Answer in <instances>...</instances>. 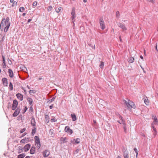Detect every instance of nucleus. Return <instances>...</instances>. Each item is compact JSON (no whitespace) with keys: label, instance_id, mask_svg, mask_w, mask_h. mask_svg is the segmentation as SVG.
<instances>
[{"label":"nucleus","instance_id":"obj_45","mask_svg":"<svg viewBox=\"0 0 158 158\" xmlns=\"http://www.w3.org/2000/svg\"><path fill=\"white\" fill-rule=\"evenodd\" d=\"M79 150L78 149H77L74 152V154H77L79 152Z\"/></svg>","mask_w":158,"mask_h":158},{"label":"nucleus","instance_id":"obj_14","mask_svg":"<svg viewBox=\"0 0 158 158\" xmlns=\"http://www.w3.org/2000/svg\"><path fill=\"white\" fill-rule=\"evenodd\" d=\"M16 96H17V98L19 99L20 101H22L23 100V95L21 94H16Z\"/></svg>","mask_w":158,"mask_h":158},{"label":"nucleus","instance_id":"obj_52","mask_svg":"<svg viewBox=\"0 0 158 158\" xmlns=\"http://www.w3.org/2000/svg\"><path fill=\"white\" fill-rule=\"evenodd\" d=\"M123 129L124 130V131L125 133L126 132V130H127V127H123Z\"/></svg>","mask_w":158,"mask_h":158},{"label":"nucleus","instance_id":"obj_15","mask_svg":"<svg viewBox=\"0 0 158 158\" xmlns=\"http://www.w3.org/2000/svg\"><path fill=\"white\" fill-rule=\"evenodd\" d=\"M31 125L33 126H35V118L33 117H32L31 120Z\"/></svg>","mask_w":158,"mask_h":158},{"label":"nucleus","instance_id":"obj_62","mask_svg":"<svg viewBox=\"0 0 158 158\" xmlns=\"http://www.w3.org/2000/svg\"><path fill=\"white\" fill-rule=\"evenodd\" d=\"M14 2V0H10V2L11 3H13Z\"/></svg>","mask_w":158,"mask_h":158},{"label":"nucleus","instance_id":"obj_39","mask_svg":"<svg viewBox=\"0 0 158 158\" xmlns=\"http://www.w3.org/2000/svg\"><path fill=\"white\" fill-rule=\"evenodd\" d=\"M37 2L36 1L34 2L32 4L33 7H35L37 6Z\"/></svg>","mask_w":158,"mask_h":158},{"label":"nucleus","instance_id":"obj_13","mask_svg":"<svg viewBox=\"0 0 158 158\" xmlns=\"http://www.w3.org/2000/svg\"><path fill=\"white\" fill-rule=\"evenodd\" d=\"M2 81L3 85L4 86H7L8 81L6 78H3L2 79Z\"/></svg>","mask_w":158,"mask_h":158},{"label":"nucleus","instance_id":"obj_35","mask_svg":"<svg viewBox=\"0 0 158 158\" xmlns=\"http://www.w3.org/2000/svg\"><path fill=\"white\" fill-rule=\"evenodd\" d=\"M19 153H21L23 150V149L21 147H19Z\"/></svg>","mask_w":158,"mask_h":158},{"label":"nucleus","instance_id":"obj_49","mask_svg":"<svg viewBox=\"0 0 158 158\" xmlns=\"http://www.w3.org/2000/svg\"><path fill=\"white\" fill-rule=\"evenodd\" d=\"M2 58L3 63H5V57L4 56H2Z\"/></svg>","mask_w":158,"mask_h":158},{"label":"nucleus","instance_id":"obj_47","mask_svg":"<svg viewBox=\"0 0 158 158\" xmlns=\"http://www.w3.org/2000/svg\"><path fill=\"white\" fill-rule=\"evenodd\" d=\"M134 150L136 154H137V153H138L137 149L136 148H134Z\"/></svg>","mask_w":158,"mask_h":158},{"label":"nucleus","instance_id":"obj_57","mask_svg":"<svg viewBox=\"0 0 158 158\" xmlns=\"http://www.w3.org/2000/svg\"><path fill=\"white\" fill-rule=\"evenodd\" d=\"M52 107H53V105L52 104L51 105L49 106V108L50 109H52Z\"/></svg>","mask_w":158,"mask_h":158},{"label":"nucleus","instance_id":"obj_41","mask_svg":"<svg viewBox=\"0 0 158 158\" xmlns=\"http://www.w3.org/2000/svg\"><path fill=\"white\" fill-rule=\"evenodd\" d=\"M152 128L153 131L154 132H155L156 133V134H157V131H156V128H155V127L154 126H152Z\"/></svg>","mask_w":158,"mask_h":158},{"label":"nucleus","instance_id":"obj_5","mask_svg":"<svg viewBox=\"0 0 158 158\" xmlns=\"http://www.w3.org/2000/svg\"><path fill=\"white\" fill-rule=\"evenodd\" d=\"M18 105V102L16 100H14L13 101L12 105L11 107V109L13 110H15Z\"/></svg>","mask_w":158,"mask_h":158},{"label":"nucleus","instance_id":"obj_56","mask_svg":"<svg viewBox=\"0 0 158 158\" xmlns=\"http://www.w3.org/2000/svg\"><path fill=\"white\" fill-rule=\"evenodd\" d=\"M32 20V19H29L28 20V21H27V23H29L30 21H31V20Z\"/></svg>","mask_w":158,"mask_h":158},{"label":"nucleus","instance_id":"obj_9","mask_svg":"<svg viewBox=\"0 0 158 158\" xmlns=\"http://www.w3.org/2000/svg\"><path fill=\"white\" fill-rule=\"evenodd\" d=\"M30 147L31 145L28 143L26 145L23 149L25 152H27L29 150Z\"/></svg>","mask_w":158,"mask_h":158},{"label":"nucleus","instance_id":"obj_26","mask_svg":"<svg viewBox=\"0 0 158 158\" xmlns=\"http://www.w3.org/2000/svg\"><path fill=\"white\" fill-rule=\"evenodd\" d=\"M147 98L146 97V98H144L143 99L145 104L146 105H148L149 104V102L148 99H146Z\"/></svg>","mask_w":158,"mask_h":158},{"label":"nucleus","instance_id":"obj_60","mask_svg":"<svg viewBox=\"0 0 158 158\" xmlns=\"http://www.w3.org/2000/svg\"><path fill=\"white\" fill-rule=\"evenodd\" d=\"M27 87L28 89H31V88L28 85H27Z\"/></svg>","mask_w":158,"mask_h":158},{"label":"nucleus","instance_id":"obj_61","mask_svg":"<svg viewBox=\"0 0 158 158\" xmlns=\"http://www.w3.org/2000/svg\"><path fill=\"white\" fill-rule=\"evenodd\" d=\"M140 57L142 60H143V57L142 56H140Z\"/></svg>","mask_w":158,"mask_h":158},{"label":"nucleus","instance_id":"obj_2","mask_svg":"<svg viewBox=\"0 0 158 158\" xmlns=\"http://www.w3.org/2000/svg\"><path fill=\"white\" fill-rule=\"evenodd\" d=\"M34 139L35 140V146L37 147L38 149H39L41 146V144L40 140L39 137L37 136L35 137Z\"/></svg>","mask_w":158,"mask_h":158},{"label":"nucleus","instance_id":"obj_3","mask_svg":"<svg viewBox=\"0 0 158 158\" xmlns=\"http://www.w3.org/2000/svg\"><path fill=\"white\" fill-rule=\"evenodd\" d=\"M123 152L124 158H129V152L127 148H123Z\"/></svg>","mask_w":158,"mask_h":158},{"label":"nucleus","instance_id":"obj_43","mask_svg":"<svg viewBox=\"0 0 158 158\" xmlns=\"http://www.w3.org/2000/svg\"><path fill=\"white\" fill-rule=\"evenodd\" d=\"M26 141V139H23L20 140V143H24Z\"/></svg>","mask_w":158,"mask_h":158},{"label":"nucleus","instance_id":"obj_58","mask_svg":"<svg viewBox=\"0 0 158 158\" xmlns=\"http://www.w3.org/2000/svg\"><path fill=\"white\" fill-rule=\"evenodd\" d=\"M119 40H120V41L121 42H122V40L121 38V36H119Z\"/></svg>","mask_w":158,"mask_h":158},{"label":"nucleus","instance_id":"obj_18","mask_svg":"<svg viewBox=\"0 0 158 158\" xmlns=\"http://www.w3.org/2000/svg\"><path fill=\"white\" fill-rule=\"evenodd\" d=\"M35 148L34 146H32L30 150V153L31 154H33L35 153Z\"/></svg>","mask_w":158,"mask_h":158},{"label":"nucleus","instance_id":"obj_30","mask_svg":"<svg viewBox=\"0 0 158 158\" xmlns=\"http://www.w3.org/2000/svg\"><path fill=\"white\" fill-rule=\"evenodd\" d=\"M9 89L11 91L13 89V85L11 82H10V83L9 84Z\"/></svg>","mask_w":158,"mask_h":158},{"label":"nucleus","instance_id":"obj_7","mask_svg":"<svg viewBox=\"0 0 158 158\" xmlns=\"http://www.w3.org/2000/svg\"><path fill=\"white\" fill-rule=\"evenodd\" d=\"M50 154V152L48 150H45L43 153V155L44 157L48 156Z\"/></svg>","mask_w":158,"mask_h":158},{"label":"nucleus","instance_id":"obj_8","mask_svg":"<svg viewBox=\"0 0 158 158\" xmlns=\"http://www.w3.org/2000/svg\"><path fill=\"white\" fill-rule=\"evenodd\" d=\"M64 131L65 132L69 133L70 134H71L73 132L72 130L68 126H66L65 127Z\"/></svg>","mask_w":158,"mask_h":158},{"label":"nucleus","instance_id":"obj_37","mask_svg":"<svg viewBox=\"0 0 158 158\" xmlns=\"http://www.w3.org/2000/svg\"><path fill=\"white\" fill-rule=\"evenodd\" d=\"M26 130V128H24L23 129H21L20 131V133H22L24 132Z\"/></svg>","mask_w":158,"mask_h":158},{"label":"nucleus","instance_id":"obj_54","mask_svg":"<svg viewBox=\"0 0 158 158\" xmlns=\"http://www.w3.org/2000/svg\"><path fill=\"white\" fill-rule=\"evenodd\" d=\"M27 133L26 132L24 133H23L21 135V137H23L24 136L26 135H27Z\"/></svg>","mask_w":158,"mask_h":158},{"label":"nucleus","instance_id":"obj_19","mask_svg":"<svg viewBox=\"0 0 158 158\" xmlns=\"http://www.w3.org/2000/svg\"><path fill=\"white\" fill-rule=\"evenodd\" d=\"M128 102L126 101V100H124L125 103L126 104V106H127V107L128 108L130 109L131 106H130V102L131 101L130 100H128Z\"/></svg>","mask_w":158,"mask_h":158},{"label":"nucleus","instance_id":"obj_22","mask_svg":"<svg viewBox=\"0 0 158 158\" xmlns=\"http://www.w3.org/2000/svg\"><path fill=\"white\" fill-rule=\"evenodd\" d=\"M116 115L121 121L122 123L125 121V120L124 119L123 117H122L119 114L117 113V114H116Z\"/></svg>","mask_w":158,"mask_h":158},{"label":"nucleus","instance_id":"obj_27","mask_svg":"<svg viewBox=\"0 0 158 158\" xmlns=\"http://www.w3.org/2000/svg\"><path fill=\"white\" fill-rule=\"evenodd\" d=\"M55 10L56 12L58 13H59L60 11L62 10V8L61 7H60L58 9L56 7L55 8Z\"/></svg>","mask_w":158,"mask_h":158},{"label":"nucleus","instance_id":"obj_31","mask_svg":"<svg viewBox=\"0 0 158 158\" xmlns=\"http://www.w3.org/2000/svg\"><path fill=\"white\" fill-rule=\"evenodd\" d=\"M134 58L132 57H131L130 58L129 62L130 63H132L134 62Z\"/></svg>","mask_w":158,"mask_h":158},{"label":"nucleus","instance_id":"obj_10","mask_svg":"<svg viewBox=\"0 0 158 158\" xmlns=\"http://www.w3.org/2000/svg\"><path fill=\"white\" fill-rule=\"evenodd\" d=\"M20 109L19 108H17L14 113L13 115L14 117L17 116L19 113Z\"/></svg>","mask_w":158,"mask_h":158},{"label":"nucleus","instance_id":"obj_64","mask_svg":"<svg viewBox=\"0 0 158 158\" xmlns=\"http://www.w3.org/2000/svg\"><path fill=\"white\" fill-rule=\"evenodd\" d=\"M117 122L120 124H122V122H120L119 120H118Z\"/></svg>","mask_w":158,"mask_h":158},{"label":"nucleus","instance_id":"obj_24","mask_svg":"<svg viewBox=\"0 0 158 158\" xmlns=\"http://www.w3.org/2000/svg\"><path fill=\"white\" fill-rule=\"evenodd\" d=\"M27 100L30 105H31L32 104L33 100L31 98H27Z\"/></svg>","mask_w":158,"mask_h":158},{"label":"nucleus","instance_id":"obj_48","mask_svg":"<svg viewBox=\"0 0 158 158\" xmlns=\"http://www.w3.org/2000/svg\"><path fill=\"white\" fill-rule=\"evenodd\" d=\"M122 124L123 125V127L126 126V123L125 121L124 122H122Z\"/></svg>","mask_w":158,"mask_h":158},{"label":"nucleus","instance_id":"obj_36","mask_svg":"<svg viewBox=\"0 0 158 158\" xmlns=\"http://www.w3.org/2000/svg\"><path fill=\"white\" fill-rule=\"evenodd\" d=\"M52 9V6H50L48 7L47 10L48 12L51 11Z\"/></svg>","mask_w":158,"mask_h":158},{"label":"nucleus","instance_id":"obj_59","mask_svg":"<svg viewBox=\"0 0 158 158\" xmlns=\"http://www.w3.org/2000/svg\"><path fill=\"white\" fill-rule=\"evenodd\" d=\"M155 49H156V50L158 52V50L157 49V45L156 44V46L155 47Z\"/></svg>","mask_w":158,"mask_h":158},{"label":"nucleus","instance_id":"obj_17","mask_svg":"<svg viewBox=\"0 0 158 158\" xmlns=\"http://www.w3.org/2000/svg\"><path fill=\"white\" fill-rule=\"evenodd\" d=\"M60 142L61 143H66L67 142V138L66 137H61L60 139Z\"/></svg>","mask_w":158,"mask_h":158},{"label":"nucleus","instance_id":"obj_38","mask_svg":"<svg viewBox=\"0 0 158 158\" xmlns=\"http://www.w3.org/2000/svg\"><path fill=\"white\" fill-rule=\"evenodd\" d=\"M51 121L52 122H56L57 121V119L55 117L51 119Z\"/></svg>","mask_w":158,"mask_h":158},{"label":"nucleus","instance_id":"obj_6","mask_svg":"<svg viewBox=\"0 0 158 158\" xmlns=\"http://www.w3.org/2000/svg\"><path fill=\"white\" fill-rule=\"evenodd\" d=\"M100 26L101 27L102 30H104L105 28V26L104 24V22L103 21L102 18H101L99 19Z\"/></svg>","mask_w":158,"mask_h":158},{"label":"nucleus","instance_id":"obj_51","mask_svg":"<svg viewBox=\"0 0 158 158\" xmlns=\"http://www.w3.org/2000/svg\"><path fill=\"white\" fill-rule=\"evenodd\" d=\"M29 110L31 112L33 111V109L32 108V106L30 107L29 108Z\"/></svg>","mask_w":158,"mask_h":158},{"label":"nucleus","instance_id":"obj_32","mask_svg":"<svg viewBox=\"0 0 158 158\" xmlns=\"http://www.w3.org/2000/svg\"><path fill=\"white\" fill-rule=\"evenodd\" d=\"M116 15L117 18H119L120 13L119 11H116Z\"/></svg>","mask_w":158,"mask_h":158},{"label":"nucleus","instance_id":"obj_55","mask_svg":"<svg viewBox=\"0 0 158 158\" xmlns=\"http://www.w3.org/2000/svg\"><path fill=\"white\" fill-rule=\"evenodd\" d=\"M8 63H9V64H11L12 62H11V61L10 60L8 59Z\"/></svg>","mask_w":158,"mask_h":158},{"label":"nucleus","instance_id":"obj_46","mask_svg":"<svg viewBox=\"0 0 158 158\" xmlns=\"http://www.w3.org/2000/svg\"><path fill=\"white\" fill-rule=\"evenodd\" d=\"M55 97H53L52 98V99H51L49 101V102H52L53 101L55 100Z\"/></svg>","mask_w":158,"mask_h":158},{"label":"nucleus","instance_id":"obj_11","mask_svg":"<svg viewBox=\"0 0 158 158\" xmlns=\"http://www.w3.org/2000/svg\"><path fill=\"white\" fill-rule=\"evenodd\" d=\"M118 25L119 27L121 28L123 31H125L127 30V28L124 24L119 23H118Z\"/></svg>","mask_w":158,"mask_h":158},{"label":"nucleus","instance_id":"obj_44","mask_svg":"<svg viewBox=\"0 0 158 158\" xmlns=\"http://www.w3.org/2000/svg\"><path fill=\"white\" fill-rule=\"evenodd\" d=\"M29 93L30 94H31V93L34 94V93H35V90H30L29 91Z\"/></svg>","mask_w":158,"mask_h":158},{"label":"nucleus","instance_id":"obj_33","mask_svg":"<svg viewBox=\"0 0 158 158\" xmlns=\"http://www.w3.org/2000/svg\"><path fill=\"white\" fill-rule=\"evenodd\" d=\"M25 10V8L23 7H20L19 8V11L20 12H22Z\"/></svg>","mask_w":158,"mask_h":158},{"label":"nucleus","instance_id":"obj_50","mask_svg":"<svg viewBox=\"0 0 158 158\" xmlns=\"http://www.w3.org/2000/svg\"><path fill=\"white\" fill-rule=\"evenodd\" d=\"M5 39V36H4L2 38L1 40L0 41V42H1V41L3 42Z\"/></svg>","mask_w":158,"mask_h":158},{"label":"nucleus","instance_id":"obj_1","mask_svg":"<svg viewBox=\"0 0 158 158\" xmlns=\"http://www.w3.org/2000/svg\"><path fill=\"white\" fill-rule=\"evenodd\" d=\"M9 20V18L8 17H7L6 19L4 18L2 19L0 26V29L1 31L3 30L5 26H6L4 29V32H7L10 24Z\"/></svg>","mask_w":158,"mask_h":158},{"label":"nucleus","instance_id":"obj_42","mask_svg":"<svg viewBox=\"0 0 158 158\" xmlns=\"http://www.w3.org/2000/svg\"><path fill=\"white\" fill-rule=\"evenodd\" d=\"M27 107H25L24 108L23 110V113H25L26 111L27 110Z\"/></svg>","mask_w":158,"mask_h":158},{"label":"nucleus","instance_id":"obj_21","mask_svg":"<svg viewBox=\"0 0 158 158\" xmlns=\"http://www.w3.org/2000/svg\"><path fill=\"white\" fill-rule=\"evenodd\" d=\"M49 116L48 114H46L45 116V122L47 123H49Z\"/></svg>","mask_w":158,"mask_h":158},{"label":"nucleus","instance_id":"obj_29","mask_svg":"<svg viewBox=\"0 0 158 158\" xmlns=\"http://www.w3.org/2000/svg\"><path fill=\"white\" fill-rule=\"evenodd\" d=\"M36 128L35 127H34V128L32 130V131L31 132V135L32 136L34 135L35 134L36 132Z\"/></svg>","mask_w":158,"mask_h":158},{"label":"nucleus","instance_id":"obj_4","mask_svg":"<svg viewBox=\"0 0 158 158\" xmlns=\"http://www.w3.org/2000/svg\"><path fill=\"white\" fill-rule=\"evenodd\" d=\"M71 15H72L71 19L73 21V23L74 25V21L75 20L73 21L74 19L75 18L76 16L75 15V8L74 7H73L72 9V11L71 12Z\"/></svg>","mask_w":158,"mask_h":158},{"label":"nucleus","instance_id":"obj_12","mask_svg":"<svg viewBox=\"0 0 158 158\" xmlns=\"http://www.w3.org/2000/svg\"><path fill=\"white\" fill-rule=\"evenodd\" d=\"M80 139L79 138H77L76 139H74L73 140L71 141V143L73 144H78L80 142Z\"/></svg>","mask_w":158,"mask_h":158},{"label":"nucleus","instance_id":"obj_34","mask_svg":"<svg viewBox=\"0 0 158 158\" xmlns=\"http://www.w3.org/2000/svg\"><path fill=\"white\" fill-rule=\"evenodd\" d=\"M104 66V63L102 61L101 62L99 67L101 68H102Z\"/></svg>","mask_w":158,"mask_h":158},{"label":"nucleus","instance_id":"obj_23","mask_svg":"<svg viewBox=\"0 0 158 158\" xmlns=\"http://www.w3.org/2000/svg\"><path fill=\"white\" fill-rule=\"evenodd\" d=\"M8 73L9 76L10 77H13V71L11 69H9L8 70Z\"/></svg>","mask_w":158,"mask_h":158},{"label":"nucleus","instance_id":"obj_28","mask_svg":"<svg viewBox=\"0 0 158 158\" xmlns=\"http://www.w3.org/2000/svg\"><path fill=\"white\" fill-rule=\"evenodd\" d=\"M130 106L131 108L135 109V104L132 102L131 101L130 102Z\"/></svg>","mask_w":158,"mask_h":158},{"label":"nucleus","instance_id":"obj_25","mask_svg":"<svg viewBox=\"0 0 158 158\" xmlns=\"http://www.w3.org/2000/svg\"><path fill=\"white\" fill-rule=\"evenodd\" d=\"M26 156L25 153H23L21 154H19L18 156V158H23Z\"/></svg>","mask_w":158,"mask_h":158},{"label":"nucleus","instance_id":"obj_53","mask_svg":"<svg viewBox=\"0 0 158 158\" xmlns=\"http://www.w3.org/2000/svg\"><path fill=\"white\" fill-rule=\"evenodd\" d=\"M2 64V65H3V68H5L6 67L5 63H3Z\"/></svg>","mask_w":158,"mask_h":158},{"label":"nucleus","instance_id":"obj_20","mask_svg":"<svg viewBox=\"0 0 158 158\" xmlns=\"http://www.w3.org/2000/svg\"><path fill=\"white\" fill-rule=\"evenodd\" d=\"M71 116L73 121H75L77 120L76 116L74 114H71Z\"/></svg>","mask_w":158,"mask_h":158},{"label":"nucleus","instance_id":"obj_63","mask_svg":"<svg viewBox=\"0 0 158 158\" xmlns=\"http://www.w3.org/2000/svg\"><path fill=\"white\" fill-rule=\"evenodd\" d=\"M26 15V13H23V14H22V15L23 16H25V15Z\"/></svg>","mask_w":158,"mask_h":158},{"label":"nucleus","instance_id":"obj_16","mask_svg":"<svg viewBox=\"0 0 158 158\" xmlns=\"http://www.w3.org/2000/svg\"><path fill=\"white\" fill-rule=\"evenodd\" d=\"M154 121L152 124V127L154 126L157 124L158 120L155 117L154 118Z\"/></svg>","mask_w":158,"mask_h":158},{"label":"nucleus","instance_id":"obj_40","mask_svg":"<svg viewBox=\"0 0 158 158\" xmlns=\"http://www.w3.org/2000/svg\"><path fill=\"white\" fill-rule=\"evenodd\" d=\"M17 2L16 1H14L13 2V4H12L11 6L12 7H14L15 6H16L17 5Z\"/></svg>","mask_w":158,"mask_h":158}]
</instances>
